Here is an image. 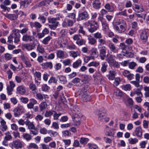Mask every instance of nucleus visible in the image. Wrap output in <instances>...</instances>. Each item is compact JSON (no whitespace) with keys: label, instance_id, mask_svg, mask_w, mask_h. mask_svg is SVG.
I'll use <instances>...</instances> for the list:
<instances>
[{"label":"nucleus","instance_id":"obj_23","mask_svg":"<svg viewBox=\"0 0 149 149\" xmlns=\"http://www.w3.org/2000/svg\"><path fill=\"white\" fill-rule=\"evenodd\" d=\"M79 109L77 105L72 106L71 107V110L72 113V116L74 114H78L79 113Z\"/></svg>","mask_w":149,"mask_h":149},{"label":"nucleus","instance_id":"obj_22","mask_svg":"<svg viewBox=\"0 0 149 149\" xmlns=\"http://www.w3.org/2000/svg\"><path fill=\"white\" fill-rule=\"evenodd\" d=\"M12 145L14 147L17 149L21 148L23 146L22 143L19 140H15L13 141Z\"/></svg>","mask_w":149,"mask_h":149},{"label":"nucleus","instance_id":"obj_12","mask_svg":"<svg viewBox=\"0 0 149 149\" xmlns=\"http://www.w3.org/2000/svg\"><path fill=\"white\" fill-rule=\"evenodd\" d=\"M24 109L22 107H17L13 111L14 116L19 117L20 115L24 112Z\"/></svg>","mask_w":149,"mask_h":149},{"label":"nucleus","instance_id":"obj_1","mask_svg":"<svg viewBox=\"0 0 149 149\" xmlns=\"http://www.w3.org/2000/svg\"><path fill=\"white\" fill-rule=\"evenodd\" d=\"M94 113L96 115L98 116V120L100 121H104L107 122L109 120V118L107 117V110L104 107H102L99 110L95 111Z\"/></svg>","mask_w":149,"mask_h":149},{"label":"nucleus","instance_id":"obj_29","mask_svg":"<svg viewBox=\"0 0 149 149\" xmlns=\"http://www.w3.org/2000/svg\"><path fill=\"white\" fill-rule=\"evenodd\" d=\"M135 133L137 136L139 137L142 136V132L141 129L140 127H138L136 128L135 130Z\"/></svg>","mask_w":149,"mask_h":149},{"label":"nucleus","instance_id":"obj_37","mask_svg":"<svg viewBox=\"0 0 149 149\" xmlns=\"http://www.w3.org/2000/svg\"><path fill=\"white\" fill-rule=\"evenodd\" d=\"M29 87L30 89L32 91L33 93H34L36 92V90H37V88L35 84L33 83H31L30 84Z\"/></svg>","mask_w":149,"mask_h":149},{"label":"nucleus","instance_id":"obj_45","mask_svg":"<svg viewBox=\"0 0 149 149\" xmlns=\"http://www.w3.org/2000/svg\"><path fill=\"white\" fill-rule=\"evenodd\" d=\"M128 64L129 68L132 69H134L135 67L137 65V64L134 62H130Z\"/></svg>","mask_w":149,"mask_h":149},{"label":"nucleus","instance_id":"obj_55","mask_svg":"<svg viewBox=\"0 0 149 149\" xmlns=\"http://www.w3.org/2000/svg\"><path fill=\"white\" fill-rule=\"evenodd\" d=\"M63 136H69L71 134L68 130L63 131L62 132Z\"/></svg>","mask_w":149,"mask_h":149},{"label":"nucleus","instance_id":"obj_59","mask_svg":"<svg viewBox=\"0 0 149 149\" xmlns=\"http://www.w3.org/2000/svg\"><path fill=\"white\" fill-rule=\"evenodd\" d=\"M134 94H136L140 97H142L143 96L142 93L139 89H137L136 91H134Z\"/></svg>","mask_w":149,"mask_h":149},{"label":"nucleus","instance_id":"obj_15","mask_svg":"<svg viewBox=\"0 0 149 149\" xmlns=\"http://www.w3.org/2000/svg\"><path fill=\"white\" fill-rule=\"evenodd\" d=\"M148 32L146 31H143L140 33V39L141 40L144 42H146L148 39Z\"/></svg>","mask_w":149,"mask_h":149},{"label":"nucleus","instance_id":"obj_20","mask_svg":"<svg viewBox=\"0 0 149 149\" xmlns=\"http://www.w3.org/2000/svg\"><path fill=\"white\" fill-rule=\"evenodd\" d=\"M34 38V37L31 35L26 34L24 35L22 38V40L25 42H31Z\"/></svg>","mask_w":149,"mask_h":149},{"label":"nucleus","instance_id":"obj_13","mask_svg":"<svg viewBox=\"0 0 149 149\" xmlns=\"http://www.w3.org/2000/svg\"><path fill=\"white\" fill-rule=\"evenodd\" d=\"M98 19L101 22L104 31H107L109 29V26L106 20L101 16L99 17Z\"/></svg>","mask_w":149,"mask_h":149},{"label":"nucleus","instance_id":"obj_31","mask_svg":"<svg viewBox=\"0 0 149 149\" xmlns=\"http://www.w3.org/2000/svg\"><path fill=\"white\" fill-rule=\"evenodd\" d=\"M109 74L108 79L109 80H113L115 78V71L113 70H110L109 71Z\"/></svg>","mask_w":149,"mask_h":149},{"label":"nucleus","instance_id":"obj_21","mask_svg":"<svg viewBox=\"0 0 149 149\" xmlns=\"http://www.w3.org/2000/svg\"><path fill=\"white\" fill-rule=\"evenodd\" d=\"M92 5L94 8L98 9L101 7V3L100 0H95L93 1Z\"/></svg>","mask_w":149,"mask_h":149},{"label":"nucleus","instance_id":"obj_53","mask_svg":"<svg viewBox=\"0 0 149 149\" xmlns=\"http://www.w3.org/2000/svg\"><path fill=\"white\" fill-rule=\"evenodd\" d=\"M48 133L50 134L51 136L53 137L56 136L58 134V133L57 132L51 130L49 131Z\"/></svg>","mask_w":149,"mask_h":149},{"label":"nucleus","instance_id":"obj_3","mask_svg":"<svg viewBox=\"0 0 149 149\" xmlns=\"http://www.w3.org/2000/svg\"><path fill=\"white\" fill-rule=\"evenodd\" d=\"M20 37L19 30L17 29H14L12 31V33L8 37L7 42L9 43H12L14 38L15 43H17L20 41Z\"/></svg>","mask_w":149,"mask_h":149},{"label":"nucleus","instance_id":"obj_52","mask_svg":"<svg viewBox=\"0 0 149 149\" xmlns=\"http://www.w3.org/2000/svg\"><path fill=\"white\" fill-rule=\"evenodd\" d=\"M122 95V92L119 90H117L116 91H115L113 93L114 95L120 97H121Z\"/></svg>","mask_w":149,"mask_h":149},{"label":"nucleus","instance_id":"obj_25","mask_svg":"<svg viewBox=\"0 0 149 149\" xmlns=\"http://www.w3.org/2000/svg\"><path fill=\"white\" fill-rule=\"evenodd\" d=\"M87 37L89 44L91 45H94L96 43V40L92 36L89 35L87 36Z\"/></svg>","mask_w":149,"mask_h":149},{"label":"nucleus","instance_id":"obj_36","mask_svg":"<svg viewBox=\"0 0 149 149\" xmlns=\"http://www.w3.org/2000/svg\"><path fill=\"white\" fill-rule=\"evenodd\" d=\"M105 8L108 10L109 12H113L114 10L113 6L110 5L109 3H107L104 6Z\"/></svg>","mask_w":149,"mask_h":149},{"label":"nucleus","instance_id":"obj_26","mask_svg":"<svg viewBox=\"0 0 149 149\" xmlns=\"http://www.w3.org/2000/svg\"><path fill=\"white\" fill-rule=\"evenodd\" d=\"M43 68H48L52 69L53 67L52 63L51 62H46L42 64Z\"/></svg>","mask_w":149,"mask_h":149},{"label":"nucleus","instance_id":"obj_16","mask_svg":"<svg viewBox=\"0 0 149 149\" xmlns=\"http://www.w3.org/2000/svg\"><path fill=\"white\" fill-rule=\"evenodd\" d=\"M114 56L111 54L108 55L107 56L106 60L110 66H111V65L115 61L114 58Z\"/></svg>","mask_w":149,"mask_h":149},{"label":"nucleus","instance_id":"obj_58","mask_svg":"<svg viewBox=\"0 0 149 149\" xmlns=\"http://www.w3.org/2000/svg\"><path fill=\"white\" fill-rule=\"evenodd\" d=\"M38 19H39L42 22L43 24L45 22L46 18L44 16L39 15V17L38 18Z\"/></svg>","mask_w":149,"mask_h":149},{"label":"nucleus","instance_id":"obj_43","mask_svg":"<svg viewBox=\"0 0 149 149\" xmlns=\"http://www.w3.org/2000/svg\"><path fill=\"white\" fill-rule=\"evenodd\" d=\"M70 53V55L72 57L75 58L79 56L80 54V53L78 52H75L74 51H71Z\"/></svg>","mask_w":149,"mask_h":149},{"label":"nucleus","instance_id":"obj_6","mask_svg":"<svg viewBox=\"0 0 149 149\" xmlns=\"http://www.w3.org/2000/svg\"><path fill=\"white\" fill-rule=\"evenodd\" d=\"M73 39L76 41V43L79 46H81L85 44V40L83 39L81 35L76 34L73 37Z\"/></svg>","mask_w":149,"mask_h":149},{"label":"nucleus","instance_id":"obj_5","mask_svg":"<svg viewBox=\"0 0 149 149\" xmlns=\"http://www.w3.org/2000/svg\"><path fill=\"white\" fill-rule=\"evenodd\" d=\"M84 76V78L81 79L79 77H76L73 79L72 81L71 82L75 84L76 86H81L82 83L84 81H86V79L89 77V75L87 74L83 75Z\"/></svg>","mask_w":149,"mask_h":149},{"label":"nucleus","instance_id":"obj_41","mask_svg":"<svg viewBox=\"0 0 149 149\" xmlns=\"http://www.w3.org/2000/svg\"><path fill=\"white\" fill-rule=\"evenodd\" d=\"M47 106V104L45 102H43L41 103L40 104L39 106L40 111H42L45 109Z\"/></svg>","mask_w":149,"mask_h":149},{"label":"nucleus","instance_id":"obj_2","mask_svg":"<svg viewBox=\"0 0 149 149\" xmlns=\"http://www.w3.org/2000/svg\"><path fill=\"white\" fill-rule=\"evenodd\" d=\"M116 24L114 26V28L116 31L119 33L124 32L126 30L127 24L125 21L122 19L117 20Z\"/></svg>","mask_w":149,"mask_h":149},{"label":"nucleus","instance_id":"obj_10","mask_svg":"<svg viewBox=\"0 0 149 149\" xmlns=\"http://www.w3.org/2000/svg\"><path fill=\"white\" fill-rule=\"evenodd\" d=\"M38 43V41L37 39L35 40L32 43L25 44L24 45V47L28 51L34 49Z\"/></svg>","mask_w":149,"mask_h":149},{"label":"nucleus","instance_id":"obj_57","mask_svg":"<svg viewBox=\"0 0 149 149\" xmlns=\"http://www.w3.org/2000/svg\"><path fill=\"white\" fill-rule=\"evenodd\" d=\"M48 1H51L50 0H45L39 3V6H45L46 3L49 4V3L48 2Z\"/></svg>","mask_w":149,"mask_h":149},{"label":"nucleus","instance_id":"obj_61","mask_svg":"<svg viewBox=\"0 0 149 149\" xmlns=\"http://www.w3.org/2000/svg\"><path fill=\"white\" fill-rule=\"evenodd\" d=\"M57 77L59 79V81H65L66 82L67 81L66 78L65 76H58Z\"/></svg>","mask_w":149,"mask_h":149},{"label":"nucleus","instance_id":"obj_56","mask_svg":"<svg viewBox=\"0 0 149 149\" xmlns=\"http://www.w3.org/2000/svg\"><path fill=\"white\" fill-rule=\"evenodd\" d=\"M57 81V79H56L55 77H52L49 79L48 81V82L49 83H56Z\"/></svg>","mask_w":149,"mask_h":149},{"label":"nucleus","instance_id":"obj_50","mask_svg":"<svg viewBox=\"0 0 149 149\" xmlns=\"http://www.w3.org/2000/svg\"><path fill=\"white\" fill-rule=\"evenodd\" d=\"M131 86L130 84H126L123 85L122 88L125 91H129L131 89Z\"/></svg>","mask_w":149,"mask_h":149},{"label":"nucleus","instance_id":"obj_39","mask_svg":"<svg viewBox=\"0 0 149 149\" xmlns=\"http://www.w3.org/2000/svg\"><path fill=\"white\" fill-rule=\"evenodd\" d=\"M89 149H98V146L97 145L94 143H89L87 144Z\"/></svg>","mask_w":149,"mask_h":149},{"label":"nucleus","instance_id":"obj_30","mask_svg":"<svg viewBox=\"0 0 149 149\" xmlns=\"http://www.w3.org/2000/svg\"><path fill=\"white\" fill-rule=\"evenodd\" d=\"M91 52V55L93 57H97L98 55V53L97 50L96 48L94 47L91 49L90 50Z\"/></svg>","mask_w":149,"mask_h":149},{"label":"nucleus","instance_id":"obj_64","mask_svg":"<svg viewBox=\"0 0 149 149\" xmlns=\"http://www.w3.org/2000/svg\"><path fill=\"white\" fill-rule=\"evenodd\" d=\"M61 64L59 63L56 64L54 65V68H55L56 70H60L61 68Z\"/></svg>","mask_w":149,"mask_h":149},{"label":"nucleus","instance_id":"obj_51","mask_svg":"<svg viewBox=\"0 0 149 149\" xmlns=\"http://www.w3.org/2000/svg\"><path fill=\"white\" fill-rule=\"evenodd\" d=\"M63 63L65 66L69 65H71V62L70 59H67L63 61Z\"/></svg>","mask_w":149,"mask_h":149},{"label":"nucleus","instance_id":"obj_8","mask_svg":"<svg viewBox=\"0 0 149 149\" xmlns=\"http://www.w3.org/2000/svg\"><path fill=\"white\" fill-rule=\"evenodd\" d=\"M48 22L51 24H49L48 26L52 30H55L58 26L59 22H58L56 21L54 18H50L48 19Z\"/></svg>","mask_w":149,"mask_h":149},{"label":"nucleus","instance_id":"obj_9","mask_svg":"<svg viewBox=\"0 0 149 149\" xmlns=\"http://www.w3.org/2000/svg\"><path fill=\"white\" fill-rule=\"evenodd\" d=\"M84 90H85L84 88H82L80 94L81 100L84 102L89 101L91 99V96L86 91L84 92Z\"/></svg>","mask_w":149,"mask_h":149},{"label":"nucleus","instance_id":"obj_11","mask_svg":"<svg viewBox=\"0 0 149 149\" xmlns=\"http://www.w3.org/2000/svg\"><path fill=\"white\" fill-rule=\"evenodd\" d=\"M98 48L99 50V56L101 59L104 60L106 57V47L104 46H99Z\"/></svg>","mask_w":149,"mask_h":149},{"label":"nucleus","instance_id":"obj_19","mask_svg":"<svg viewBox=\"0 0 149 149\" xmlns=\"http://www.w3.org/2000/svg\"><path fill=\"white\" fill-rule=\"evenodd\" d=\"M1 125H0V129L2 131H5L7 129V126L6 125V121L2 118H1L0 121Z\"/></svg>","mask_w":149,"mask_h":149},{"label":"nucleus","instance_id":"obj_4","mask_svg":"<svg viewBox=\"0 0 149 149\" xmlns=\"http://www.w3.org/2000/svg\"><path fill=\"white\" fill-rule=\"evenodd\" d=\"M88 31L93 33L96 31L99 27L97 22L93 20L88 21L86 23Z\"/></svg>","mask_w":149,"mask_h":149},{"label":"nucleus","instance_id":"obj_62","mask_svg":"<svg viewBox=\"0 0 149 149\" xmlns=\"http://www.w3.org/2000/svg\"><path fill=\"white\" fill-rule=\"evenodd\" d=\"M78 31L79 33L82 34L84 36L85 35L86 32L84 30L83 27V26H80Z\"/></svg>","mask_w":149,"mask_h":149},{"label":"nucleus","instance_id":"obj_28","mask_svg":"<svg viewBox=\"0 0 149 149\" xmlns=\"http://www.w3.org/2000/svg\"><path fill=\"white\" fill-rule=\"evenodd\" d=\"M17 90L19 93L21 95L24 94L26 93L25 87L22 86L18 87L17 88Z\"/></svg>","mask_w":149,"mask_h":149},{"label":"nucleus","instance_id":"obj_49","mask_svg":"<svg viewBox=\"0 0 149 149\" xmlns=\"http://www.w3.org/2000/svg\"><path fill=\"white\" fill-rule=\"evenodd\" d=\"M98 42L99 43V45L100 46H102V45H105L106 44V41L105 39L100 38L98 39Z\"/></svg>","mask_w":149,"mask_h":149},{"label":"nucleus","instance_id":"obj_24","mask_svg":"<svg viewBox=\"0 0 149 149\" xmlns=\"http://www.w3.org/2000/svg\"><path fill=\"white\" fill-rule=\"evenodd\" d=\"M108 47L110 50L114 53H117L118 52V49L115 47L114 45L112 43H110L108 45Z\"/></svg>","mask_w":149,"mask_h":149},{"label":"nucleus","instance_id":"obj_34","mask_svg":"<svg viewBox=\"0 0 149 149\" xmlns=\"http://www.w3.org/2000/svg\"><path fill=\"white\" fill-rule=\"evenodd\" d=\"M57 57L60 59H63L64 57L63 51L62 50H58L56 52Z\"/></svg>","mask_w":149,"mask_h":149},{"label":"nucleus","instance_id":"obj_35","mask_svg":"<svg viewBox=\"0 0 149 149\" xmlns=\"http://www.w3.org/2000/svg\"><path fill=\"white\" fill-rule=\"evenodd\" d=\"M52 39V38L50 36H48L45 38L42 41V43L44 45H47L49 42Z\"/></svg>","mask_w":149,"mask_h":149},{"label":"nucleus","instance_id":"obj_44","mask_svg":"<svg viewBox=\"0 0 149 149\" xmlns=\"http://www.w3.org/2000/svg\"><path fill=\"white\" fill-rule=\"evenodd\" d=\"M115 133V130L113 129L110 130V131L107 132V133H106L108 136L113 137Z\"/></svg>","mask_w":149,"mask_h":149},{"label":"nucleus","instance_id":"obj_7","mask_svg":"<svg viewBox=\"0 0 149 149\" xmlns=\"http://www.w3.org/2000/svg\"><path fill=\"white\" fill-rule=\"evenodd\" d=\"M89 18V15L86 11L83 12H79L78 16L77 18V21L79 22L80 21L86 20Z\"/></svg>","mask_w":149,"mask_h":149},{"label":"nucleus","instance_id":"obj_38","mask_svg":"<svg viewBox=\"0 0 149 149\" xmlns=\"http://www.w3.org/2000/svg\"><path fill=\"white\" fill-rule=\"evenodd\" d=\"M99 65L100 63L99 62L97 61H92L88 64L87 66L89 67L94 66L95 68H97Z\"/></svg>","mask_w":149,"mask_h":149},{"label":"nucleus","instance_id":"obj_47","mask_svg":"<svg viewBox=\"0 0 149 149\" xmlns=\"http://www.w3.org/2000/svg\"><path fill=\"white\" fill-rule=\"evenodd\" d=\"M76 15L75 13H70L68 14L67 17H68L71 19H72L74 20H76Z\"/></svg>","mask_w":149,"mask_h":149},{"label":"nucleus","instance_id":"obj_46","mask_svg":"<svg viewBox=\"0 0 149 149\" xmlns=\"http://www.w3.org/2000/svg\"><path fill=\"white\" fill-rule=\"evenodd\" d=\"M54 111H46L45 114V116L46 117H48L51 116L53 114Z\"/></svg>","mask_w":149,"mask_h":149},{"label":"nucleus","instance_id":"obj_48","mask_svg":"<svg viewBox=\"0 0 149 149\" xmlns=\"http://www.w3.org/2000/svg\"><path fill=\"white\" fill-rule=\"evenodd\" d=\"M5 136L4 138V140H10L12 139V137L10 134V133L8 132L5 133Z\"/></svg>","mask_w":149,"mask_h":149},{"label":"nucleus","instance_id":"obj_60","mask_svg":"<svg viewBox=\"0 0 149 149\" xmlns=\"http://www.w3.org/2000/svg\"><path fill=\"white\" fill-rule=\"evenodd\" d=\"M94 36L95 38L97 39H99L101 38L102 37V36L101 34L99 32H97L94 34Z\"/></svg>","mask_w":149,"mask_h":149},{"label":"nucleus","instance_id":"obj_54","mask_svg":"<svg viewBox=\"0 0 149 149\" xmlns=\"http://www.w3.org/2000/svg\"><path fill=\"white\" fill-rule=\"evenodd\" d=\"M22 136L26 140H30L31 139V136L28 134L24 133Z\"/></svg>","mask_w":149,"mask_h":149},{"label":"nucleus","instance_id":"obj_40","mask_svg":"<svg viewBox=\"0 0 149 149\" xmlns=\"http://www.w3.org/2000/svg\"><path fill=\"white\" fill-rule=\"evenodd\" d=\"M37 44H38V45L37 48V51L39 53L43 54L45 52L44 47L41 45H40L39 42Z\"/></svg>","mask_w":149,"mask_h":149},{"label":"nucleus","instance_id":"obj_33","mask_svg":"<svg viewBox=\"0 0 149 149\" xmlns=\"http://www.w3.org/2000/svg\"><path fill=\"white\" fill-rule=\"evenodd\" d=\"M108 65L106 62H103L102 64L101 70V72L104 73L106 72L107 70V68Z\"/></svg>","mask_w":149,"mask_h":149},{"label":"nucleus","instance_id":"obj_18","mask_svg":"<svg viewBox=\"0 0 149 149\" xmlns=\"http://www.w3.org/2000/svg\"><path fill=\"white\" fill-rule=\"evenodd\" d=\"M35 77H36L37 78L35 80V82L37 83V85H39L40 82L38 81V80L40 81L41 80V73L39 72L36 71L33 74Z\"/></svg>","mask_w":149,"mask_h":149},{"label":"nucleus","instance_id":"obj_14","mask_svg":"<svg viewBox=\"0 0 149 149\" xmlns=\"http://www.w3.org/2000/svg\"><path fill=\"white\" fill-rule=\"evenodd\" d=\"M76 22V20L73 21L71 19H68L67 20V21L64 20L63 22L62 26L63 27H71L73 26L74 23H75Z\"/></svg>","mask_w":149,"mask_h":149},{"label":"nucleus","instance_id":"obj_42","mask_svg":"<svg viewBox=\"0 0 149 149\" xmlns=\"http://www.w3.org/2000/svg\"><path fill=\"white\" fill-rule=\"evenodd\" d=\"M143 89L145 91L144 93V95L145 97H149V87L145 86L143 88Z\"/></svg>","mask_w":149,"mask_h":149},{"label":"nucleus","instance_id":"obj_63","mask_svg":"<svg viewBox=\"0 0 149 149\" xmlns=\"http://www.w3.org/2000/svg\"><path fill=\"white\" fill-rule=\"evenodd\" d=\"M120 78L119 77H117L115 79L113 85L114 86H117L119 84L120 82Z\"/></svg>","mask_w":149,"mask_h":149},{"label":"nucleus","instance_id":"obj_32","mask_svg":"<svg viewBox=\"0 0 149 149\" xmlns=\"http://www.w3.org/2000/svg\"><path fill=\"white\" fill-rule=\"evenodd\" d=\"M81 61L80 60H77L74 62L72 64V67L74 68H77L81 65Z\"/></svg>","mask_w":149,"mask_h":149},{"label":"nucleus","instance_id":"obj_27","mask_svg":"<svg viewBox=\"0 0 149 149\" xmlns=\"http://www.w3.org/2000/svg\"><path fill=\"white\" fill-rule=\"evenodd\" d=\"M6 17L10 20H14L17 18L18 15L15 14H8Z\"/></svg>","mask_w":149,"mask_h":149},{"label":"nucleus","instance_id":"obj_17","mask_svg":"<svg viewBox=\"0 0 149 149\" xmlns=\"http://www.w3.org/2000/svg\"><path fill=\"white\" fill-rule=\"evenodd\" d=\"M29 24L31 28L35 27L37 30L40 28L42 26L40 23L37 22H30Z\"/></svg>","mask_w":149,"mask_h":149}]
</instances>
